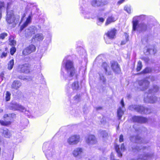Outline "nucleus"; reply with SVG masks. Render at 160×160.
<instances>
[{"label":"nucleus","mask_w":160,"mask_h":160,"mask_svg":"<svg viewBox=\"0 0 160 160\" xmlns=\"http://www.w3.org/2000/svg\"><path fill=\"white\" fill-rule=\"evenodd\" d=\"M110 74H111V73H108V75H110Z\"/></svg>","instance_id":"69168bd1"},{"label":"nucleus","mask_w":160,"mask_h":160,"mask_svg":"<svg viewBox=\"0 0 160 160\" xmlns=\"http://www.w3.org/2000/svg\"><path fill=\"white\" fill-rule=\"evenodd\" d=\"M83 149L81 148L78 147L74 149L72 154L75 157L81 155L83 153Z\"/></svg>","instance_id":"9d476101"},{"label":"nucleus","mask_w":160,"mask_h":160,"mask_svg":"<svg viewBox=\"0 0 160 160\" xmlns=\"http://www.w3.org/2000/svg\"><path fill=\"white\" fill-rule=\"evenodd\" d=\"M152 71V70L151 68L149 67H146L140 72L138 73L137 74H144L147 73H148L151 72Z\"/></svg>","instance_id":"dca6fc26"},{"label":"nucleus","mask_w":160,"mask_h":160,"mask_svg":"<svg viewBox=\"0 0 160 160\" xmlns=\"http://www.w3.org/2000/svg\"><path fill=\"white\" fill-rule=\"evenodd\" d=\"M116 152L118 154V157H122V154L121 153L120 151H119V152Z\"/></svg>","instance_id":"4d7b16f0"},{"label":"nucleus","mask_w":160,"mask_h":160,"mask_svg":"<svg viewBox=\"0 0 160 160\" xmlns=\"http://www.w3.org/2000/svg\"><path fill=\"white\" fill-rule=\"evenodd\" d=\"M2 133L4 137L7 138H10L12 135L10 131L7 128L5 130H3Z\"/></svg>","instance_id":"a211bd4d"},{"label":"nucleus","mask_w":160,"mask_h":160,"mask_svg":"<svg viewBox=\"0 0 160 160\" xmlns=\"http://www.w3.org/2000/svg\"><path fill=\"white\" fill-rule=\"evenodd\" d=\"M124 34V35H125V38H126V41H122L121 43V45H123L125 44L126 43V42L129 40V39H128L129 36L128 35V34L126 32H125Z\"/></svg>","instance_id":"473e14b6"},{"label":"nucleus","mask_w":160,"mask_h":160,"mask_svg":"<svg viewBox=\"0 0 160 160\" xmlns=\"http://www.w3.org/2000/svg\"><path fill=\"white\" fill-rule=\"evenodd\" d=\"M86 142L88 144L92 145L97 143L98 141L95 136L93 134H89L85 140Z\"/></svg>","instance_id":"423d86ee"},{"label":"nucleus","mask_w":160,"mask_h":160,"mask_svg":"<svg viewBox=\"0 0 160 160\" xmlns=\"http://www.w3.org/2000/svg\"><path fill=\"white\" fill-rule=\"evenodd\" d=\"M8 36V34L6 32H3L0 34V39H4L5 37Z\"/></svg>","instance_id":"c9c22d12"},{"label":"nucleus","mask_w":160,"mask_h":160,"mask_svg":"<svg viewBox=\"0 0 160 160\" xmlns=\"http://www.w3.org/2000/svg\"><path fill=\"white\" fill-rule=\"evenodd\" d=\"M124 9L128 13H131V10L130 7L128 6H125L124 8Z\"/></svg>","instance_id":"58836bf2"},{"label":"nucleus","mask_w":160,"mask_h":160,"mask_svg":"<svg viewBox=\"0 0 160 160\" xmlns=\"http://www.w3.org/2000/svg\"><path fill=\"white\" fill-rule=\"evenodd\" d=\"M143 82H145L146 83V84L147 85V86L146 87H145V89H147L148 88V87H149V85L150 84L148 80H143Z\"/></svg>","instance_id":"37998d69"},{"label":"nucleus","mask_w":160,"mask_h":160,"mask_svg":"<svg viewBox=\"0 0 160 160\" xmlns=\"http://www.w3.org/2000/svg\"><path fill=\"white\" fill-rule=\"evenodd\" d=\"M142 28L140 30L141 32L146 31L147 29V26L145 24H142Z\"/></svg>","instance_id":"4c0bfd02"},{"label":"nucleus","mask_w":160,"mask_h":160,"mask_svg":"<svg viewBox=\"0 0 160 160\" xmlns=\"http://www.w3.org/2000/svg\"><path fill=\"white\" fill-rule=\"evenodd\" d=\"M104 69L105 70V72L106 73H107L108 72V70L105 67L104 68Z\"/></svg>","instance_id":"680f3d73"},{"label":"nucleus","mask_w":160,"mask_h":160,"mask_svg":"<svg viewBox=\"0 0 160 160\" xmlns=\"http://www.w3.org/2000/svg\"><path fill=\"white\" fill-rule=\"evenodd\" d=\"M123 114V111L122 110L121 108H119L117 111V117L119 120H120L122 117V115Z\"/></svg>","instance_id":"a878e982"},{"label":"nucleus","mask_w":160,"mask_h":160,"mask_svg":"<svg viewBox=\"0 0 160 160\" xmlns=\"http://www.w3.org/2000/svg\"><path fill=\"white\" fill-rule=\"evenodd\" d=\"M14 65V60L13 59L11 60L8 64L7 68L9 70H11L12 69Z\"/></svg>","instance_id":"412c9836"},{"label":"nucleus","mask_w":160,"mask_h":160,"mask_svg":"<svg viewBox=\"0 0 160 160\" xmlns=\"http://www.w3.org/2000/svg\"><path fill=\"white\" fill-rule=\"evenodd\" d=\"M102 107H98L96 108L97 110H100V109H102Z\"/></svg>","instance_id":"13d9d810"},{"label":"nucleus","mask_w":160,"mask_h":160,"mask_svg":"<svg viewBox=\"0 0 160 160\" xmlns=\"http://www.w3.org/2000/svg\"><path fill=\"white\" fill-rule=\"evenodd\" d=\"M1 142V139L0 138V142Z\"/></svg>","instance_id":"338daca9"},{"label":"nucleus","mask_w":160,"mask_h":160,"mask_svg":"<svg viewBox=\"0 0 160 160\" xmlns=\"http://www.w3.org/2000/svg\"><path fill=\"white\" fill-rule=\"evenodd\" d=\"M12 122L10 121H4L0 120V124L3 126H8L11 124Z\"/></svg>","instance_id":"5701e85b"},{"label":"nucleus","mask_w":160,"mask_h":160,"mask_svg":"<svg viewBox=\"0 0 160 160\" xmlns=\"http://www.w3.org/2000/svg\"><path fill=\"white\" fill-rule=\"evenodd\" d=\"M148 121V120L147 118L140 116L139 123H145L147 122Z\"/></svg>","instance_id":"7c9ffc66"},{"label":"nucleus","mask_w":160,"mask_h":160,"mask_svg":"<svg viewBox=\"0 0 160 160\" xmlns=\"http://www.w3.org/2000/svg\"><path fill=\"white\" fill-rule=\"evenodd\" d=\"M140 116H134L132 118V120L133 122L139 123Z\"/></svg>","instance_id":"2f4dec72"},{"label":"nucleus","mask_w":160,"mask_h":160,"mask_svg":"<svg viewBox=\"0 0 160 160\" xmlns=\"http://www.w3.org/2000/svg\"><path fill=\"white\" fill-rule=\"evenodd\" d=\"M22 83L18 80L13 81L11 85V88L14 90H18L22 86Z\"/></svg>","instance_id":"6e6552de"},{"label":"nucleus","mask_w":160,"mask_h":160,"mask_svg":"<svg viewBox=\"0 0 160 160\" xmlns=\"http://www.w3.org/2000/svg\"><path fill=\"white\" fill-rule=\"evenodd\" d=\"M33 39H36L38 41H40L43 40V37L42 34L38 33L34 36L33 37Z\"/></svg>","instance_id":"6ab92c4d"},{"label":"nucleus","mask_w":160,"mask_h":160,"mask_svg":"<svg viewBox=\"0 0 160 160\" xmlns=\"http://www.w3.org/2000/svg\"><path fill=\"white\" fill-rule=\"evenodd\" d=\"M149 156V155H145L143 156V157H148Z\"/></svg>","instance_id":"e2e57ef3"},{"label":"nucleus","mask_w":160,"mask_h":160,"mask_svg":"<svg viewBox=\"0 0 160 160\" xmlns=\"http://www.w3.org/2000/svg\"><path fill=\"white\" fill-rule=\"evenodd\" d=\"M31 22V17L29 16L27 18L25 22L21 26L20 30L21 31L24 28L26 27Z\"/></svg>","instance_id":"ddd939ff"},{"label":"nucleus","mask_w":160,"mask_h":160,"mask_svg":"<svg viewBox=\"0 0 160 160\" xmlns=\"http://www.w3.org/2000/svg\"><path fill=\"white\" fill-rule=\"evenodd\" d=\"M17 78H18L20 80H24V79H25L26 78H24L23 76H21V75H20V76H18V77H17Z\"/></svg>","instance_id":"603ef678"},{"label":"nucleus","mask_w":160,"mask_h":160,"mask_svg":"<svg viewBox=\"0 0 160 160\" xmlns=\"http://www.w3.org/2000/svg\"><path fill=\"white\" fill-rule=\"evenodd\" d=\"M100 133L102 138L104 140L108 139L109 136V134L105 130L101 131Z\"/></svg>","instance_id":"f3484780"},{"label":"nucleus","mask_w":160,"mask_h":160,"mask_svg":"<svg viewBox=\"0 0 160 160\" xmlns=\"http://www.w3.org/2000/svg\"><path fill=\"white\" fill-rule=\"evenodd\" d=\"M36 49V46L31 44L23 49L22 54L24 56L28 55L35 52Z\"/></svg>","instance_id":"39448f33"},{"label":"nucleus","mask_w":160,"mask_h":160,"mask_svg":"<svg viewBox=\"0 0 160 160\" xmlns=\"http://www.w3.org/2000/svg\"><path fill=\"white\" fill-rule=\"evenodd\" d=\"M5 72L3 71L1 72L0 73V77L2 79L4 78Z\"/></svg>","instance_id":"09e8293b"},{"label":"nucleus","mask_w":160,"mask_h":160,"mask_svg":"<svg viewBox=\"0 0 160 160\" xmlns=\"http://www.w3.org/2000/svg\"><path fill=\"white\" fill-rule=\"evenodd\" d=\"M124 139L123 138V135L122 134H121L119 137V142H123Z\"/></svg>","instance_id":"a18cd8bd"},{"label":"nucleus","mask_w":160,"mask_h":160,"mask_svg":"<svg viewBox=\"0 0 160 160\" xmlns=\"http://www.w3.org/2000/svg\"><path fill=\"white\" fill-rule=\"evenodd\" d=\"M18 104L16 103H12L11 104L10 108L12 110H17Z\"/></svg>","instance_id":"cd10ccee"},{"label":"nucleus","mask_w":160,"mask_h":160,"mask_svg":"<svg viewBox=\"0 0 160 160\" xmlns=\"http://www.w3.org/2000/svg\"><path fill=\"white\" fill-rule=\"evenodd\" d=\"M125 1V0H119L118 1L117 4L118 5H120L123 2Z\"/></svg>","instance_id":"864d4df0"},{"label":"nucleus","mask_w":160,"mask_h":160,"mask_svg":"<svg viewBox=\"0 0 160 160\" xmlns=\"http://www.w3.org/2000/svg\"><path fill=\"white\" fill-rule=\"evenodd\" d=\"M115 149L116 152H119V145L116 144L115 145Z\"/></svg>","instance_id":"49530a36"},{"label":"nucleus","mask_w":160,"mask_h":160,"mask_svg":"<svg viewBox=\"0 0 160 160\" xmlns=\"http://www.w3.org/2000/svg\"><path fill=\"white\" fill-rule=\"evenodd\" d=\"M74 67L73 66V62L69 60H67L65 64V68L67 71H68L69 70L74 68Z\"/></svg>","instance_id":"f8f14e48"},{"label":"nucleus","mask_w":160,"mask_h":160,"mask_svg":"<svg viewBox=\"0 0 160 160\" xmlns=\"http://www.w3.org/2000/svg\"><path fill=\"white\" fill-rule=\"evenodd\" d=\"M8 40L9 45L11 46H15L16 45V41L14 39V36L11 35L9 37Z\"/></svg>","instance_id":"2eb2a0df"},{"label":"nucleus","mask_w":160,"mask_h":160,"mask_svg":"<svg viewBox=\"0 0 160 160\" xmlns=\"http://www.w3.org/2000/svg\"><path fill=\"white\" fill-rule=\"evenodd\" d=\"M80 98V94L79 95H76L74 97V98L75 99L77 100L78 99H79Z\"/></svg>","instance_id":"3c124183"},{"label":"nucleus","mask_w":160,"mask_h":160,"mask_svg":"<svg viewBox=\"0 0 160 160\" xmlns=\"http://www.w3.org/2000/svg\"><path fill=\"white\" fill-rule=\"evenodd\" d=\"M138 22V21L137 20L132 21V30L133 31H135L136 30Z\"/></svg>","instance_id":"b1692460"},{"label":"nucleus","mask_w":160,"mask_h":160,"mask_svg":"<svg viewBox=\"0 0 160 160\" xmlns=\"http://www.w3.org/2000/svg\"><path fill=\"white\" fill-rule=\"evenodd\" d=\"M157 98L155 97L154 98V100H153L152 99V97L150 98V102L151 103H154L155 102L157 101Z\"/></svg>","instance_id":"c03bdc74"},{"label":"nucleus","mask_w":160,"mask_h":160,"mask_svg":"<svg viewBox=\"0 0 160 160\" xmlns=\"http://www.w3.org/2000/svg\"><path fill=\"white\" fill-rule=\"evenodd\" d=\"M91 4L95 7H101L105 5L102 0H92L91 2Z\"/></svg>","instance_id":"0eeeda50"},{"label":"nucleus","mask_w":160,"mask_h":160,"mask_svg":"<svg viewBox=\"0 0 160 160\" xmlns=\"http://www.w3.org/2000/svg\"><path fill=\"white\" fill-rule=\"evenodd\" d=\"M133 108L137 112H144L146 109H147L143 106L139 105H135Z\"/></svg>","instance_id":"4468645a"},{"label":"nucleus","mask_w":160,"mask_h":160,"mask_svg":"<svg viewBox=\"0 0 160 160\" xmlns=\"http://www.w3.org/2000/svg\"><path fill=\"white\" fill-rule=\"evenodd\" d=\"M152 89H149L148 90V92L149 93H151L152 92Z\"/></svg>","instance_id":"052dcab7"},{"label":"nucleus","mask_w":160,"mask_h":160,"mask_svg":"<svg viewBox=\"0 0 160 160\" xmlns=\"http://www.w3.org/2000/svg\"><path fill=\"white\" fill-rule=\"evenodd\" d=\"M98 20L99 22L102 23L104 21V19L102 17H99L98 18Z\"/></svg>","instance_id":"de8ad7c7"},{"label":"nucleus","mask_w":160,"mask_h":160,"mask_svg":"<svg viewBox=\"0 0 160 160\" xmlns=\"http://www.w3.org/2000/svg\"><path fill=\"white\" fill-rule=\"evenodd\" d=\"M142 67V62L140 61L138 62L136 70L137 72L141 70Z\"/></svg>","instance_id":"bb28decb"},{"label":"nucleus","mask_w":160,"mask_h":160,"mask_svg":"<svg viewBox=\"0 0 160 160\" xmlns=\"http://www.w3.org/2000/svg\"><path fill=\"white\" fill-rule=\"evenodd\" d=\"M142 59L144 61L145 63H148L149 61V59L148 57H143Z\"/></svg>","instance_id":"ea45409f"},{"label":"nucleus","mask_w":160,"mask_h":160,"mask_svg":"<svg viewBox=\"0 0 160 160\" xmlns=\"http://www.w3.org/2000/svg\"><path fill=\"white\" fill-rule=\"evenodd\" d=\"M150 38L149 36H147L141 39V42L143 43H148L149 42Z\"/></svg>","instance_id":"c756f323"},{"label":"nucleus","mask_w":160,"mask_h":160,"mask_svg":"<svg viewBox=\"0 0 160 160\" xmlns=\"http://www.w3.org/2000/svg\"><path fill=\"white\" fill-rule=\"evenodd\" d=\"M116 20L117 19L114 16L112 15L109 16L106 19L105 25L106 26H108L111 23L115 22Z\"/></svg>","instance_id":"9b49d317"},{"label":"nucleus","mask_w":160,"mask_h":160,"mask_svg":"<svg viewBox=\"0 0 160 160\" xmlns=\"http://www.w3.org/2000/svg\"><path fill=\"white\" fill-rule=\"evenodd\" d=\"M145 160V159H143V160Z\"/></svg>","instance_id":"774afa93"},{"label":"nucleus","mask_w":160,"mask_h":160,"mask_svg":"<svg viewBox=\"0 0 160 160\" xmlns=\"http://www.w3.org/2000/svg\"><path fill=\"white\" fill-rule=\"evenodd\" d=\"M121 104L122 107L124 106V102L123 99H122L121 101Z\"/></svg>","instance_id":"6e6d98bb"},{"label":"nucleus","mask_w":160,"mask_h":160,"mask_svg":"<svg viewBox=\"0 0 160 160\" xmlns=\"http://www.w3.org/2000/svg\"><path fill=\"white\" fill-rule=\"evenodd\" d=\"M117 32V30L115 28H113L111 29L108 31L107 32L105 33L104 36H106V37H104V39L107 44L110 43V41L109 40V39H113L116 38Z\"/></svg>","instance_id":"f03ea898"},{"label":"nucleus","mask_w":160,"mask_h":160,"mask_svg":"<svg viewBox=\"0 0 160 160\" xmlns=\"http://www.w3.org/2000/svg\"><path fill=\"white\" fill-rule=\"evenodd\" d=\"M112 69L115 73H118L120 71V68L118 63L116 62H113L111 64Z\"/></svg>","instance_id":"1a4fd4ad"},{"label":"nucleus","mask_w":160,"mask_h":160,"mask_svg":"<svg viewBox=\"0 0 160 160\" xmlns=\"http://www.w3.org/2000/svg\"><path fill=\"white\" fill-rule=\"evenodd\" d=\"M71 87L73 90H78L79 87L78 81L74 82L71 85Z\"/></svg>","instance_id":"aec40b11"},{"label":"nucleus","mask_w":160,"mask_h":160,"mask_svg":"<svg viewBox=\"0 0 160 160\" xmlns=\"http://www.w3.org/2000/svg\"><path fill=\"white\" fill-rule=\"evenodd\" d=\"M80 136L78 135L74 134L71 136L67 140L68 143L70 145H76L80 141Z\"/></svg>","instance_id":"20e7f679"},{"label":"nucleus","mask_w":160,"mask_h":160,"mask_svg":"<svg viewBox=\"0 0 160 160\" xmlns=\"http://www.w3.org/2000/svg\"><path fill=\"white\" fill-rule=\"evenodd\" d=\"M135 141L136 143H142V138L139 135H137L135 136Z\"/></svg>","instance_id":"393cba45"},{"label":"nucleus","mask_w":160,"mask_h":160,"mask_svg":"<svg viewBox=\"0 0 160 160\" xmlns=\"http://www.w3.org/2000/svg\"><path fill=\"white\" fill-rule=\"evenodd\" d=\"M111 160H118L116 159H111Z\"/></svg>","instance_id":"0e129e2a"},{"label":"nucleus","mask_w":160,"mask_h":160,"mask_svg":"<svg viewBox=\"0 0 160 160\" xmlns=\"http://www.w3.org/2000/svg\"><path fill=\"white\" fill-rule=\"evenodd\" d=\"M70 70L69 74L70 76L72 77L74 75V74L75 73V68H74L71 69Z\"/></svg>","instance_id":"e433bc0d"},{"label":"nucleus","mask_w":160,"mask_h":160,"mask_svg":"<svg viewBox=\"0 0 160 160\" xmlns=\"http://www.w3.org/2000/svg\"><path fill=\"white\" fill-rule=\"evenodd\" d=\"M25 108L24 107L21 105L18 104V110H23L25 109Z\"/></svg>","instance_id":"a19ab883"},{"label":"nucleus","mask_w":160,"mask_h":160,"mask_svg":"<svg viewBox=\"0 0 160 160\" xmlns=\"http://www.w3.org/2000/svg\"><path fill=\"white\" fill-rule=\"evenodd\" d=\"M20 17L19 15L16 16L13 10H10L8 14H7L6 21L8 24H11V26L15 27L19 21Z\"/></svg>","instance_id":"f257e3e1"},{"label":"nucleus","mask_w":160,"mask_h":160,"mask_svg":"<svg viewBox=\"0 0 160 160\" xmlns=\"http://www.w3.org/2000/svg\"><path fill=\"white\" fill-rule=\"evenodd\" d=\"M151 50H152L153 51H154V49H152V48H148L147 49V52H148V54H150V52Z\"/></svg>","instance_id":"5fc2aeb1"},{"label":"nucleus","mask_w":160,"mask_h":160,"mask_svg":"<svg viewBox=\"0 0 160 160\" xmlns=\"http://www.w3.org/2000/svg\"><path fill=\"white\" fill-rule=\"evenodd\" d=\"M5 51L3 52L1 55H0V58H5L8 56V48L7 47L5 48H4Z\"/></svg>","instance_id":"4be33fe9"},{"label":"nucleus","mask_w":160,"mask_h":160,"mask_svg":"<svg viewBox=\"0 0 160 160\" xmlns=\"http://www.w3.org/2000/svg\"><path fill=\"white\" fill-rule=\"evenodd\" d=\"M9 116H11L12 118H14L16 117V114L14 113H9V114H5L3 115V118L4 119H5L9 117Z\"/></svg>","instance_id":"72a5a7b5"},{"label":"nucleus","mask_w":160,"mask_h":160,"mask_svg":"<svg viewBox=\"0 0 160 160\" xmlns=\"http://www.w3.org/2000/svg\"><path fill=\"white\" fill-rule=\"evenodd\" d=\"M11 94L10 92L7 91L5 94V101L7 102L9 101L11 99Z\"/></svg>","instance_id":"c85d7f7f"},{"label":"nucleus","mask_w":160,"mask_h":160,"mask_svg":"<svg viewBox=\"0 0 160 160\" xmlns=\"http://www.w3.org/2000/svg\"><path fill=\"white\" fill-rule=\"evenodd\" d=\"M153 88H156L157 90V91H158V89H159L158 88V87H157V86H154L153 87Z\"/></svg>","instance_id":"bf43d9fd"},{"label":"nucleus","mask_w":160,"mask_h":160,"mask_svg":"<svg viewBox=\"0 0 160 160\" xmlns=\"http://www.w3.org/2000/svg\"><path fill=\"white\" fill-rule=\"evenodd\" d=\"M31 65L28 63L19 65L18 67V72L21 73H28L30 72Z\"/></svg>","instance_id":"7ed1b4c3"},{"label":"nucleus","mask_w":160,"mask_h":160,"mask_svg":"<svg viewBox=\"0 0 160 160\" xmlns=\"http://www.w3.org/2000/svg\"><path fill=\"white\" fill-rule=\"evenodd\" d=\"M5 7V4L4 2L0 1V10Z\"/></svg>","instance_id":"79ce46f5"},{"label":"nucleus","mask_w":160,"mask_h":160,"mask_svg":"<svg viewBox=\"0 0 160 160\" xmlns=\"http://www.w3.org/2000/svg\"><path fill=\"white\" fill-rule=\"evenodd\" d=\"M17 49L15 46H12L10 49V53L11 55H13L16 52Z\"/></svg>","instance_id":"f704fd0d"},{"label":"nucleus","mask_w":160,"mask_h":160,"mask_svg":"<svg viewBox=\"0 0 160 160\" xmlns=\"http://www.w3.org/2000/svg\"><path fill=\"white\" fill-rule=\"evenodd\" d=\"M121 149L122 151H124L125 150V147L123 143H122L121 145Z\"/></svg>","instance_id":"8fccbe9b"}]
</instances>
